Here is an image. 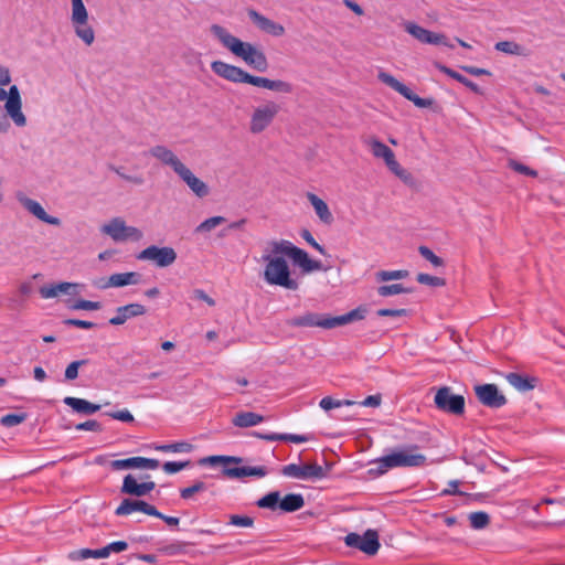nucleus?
Segmentation results:
<instances>
[{"mask_svg": "<svg viewBox=\"0 0 565 565\" xmlns=\"http://www.w3.org/2000/svg\"><path fill=\"white\" fill-rule=\"evenodd\" d=\"M278 239L267 242L258 262L265 264L263 278L270 286L297 290L299 284L291 277L290 268Z\"/></svg>", "mask_w": 565, "mask_h": 565, "instance_id": "nucleus-1", "label": "nucleus"}, {"mask_svg": "<svg viewBox=\"0 0 565 565\" xmlns=\"http://www.w3.org/2000/svg\"><path fill=\"white\" fill-rule=\"evenodd\" d=\"M210 32L223 47L242 58L248 66L258 72H265L268 68V61L265 53L252 43L239 40L220 24H212Z\"/></svg>", "mask_w": 565, "mask_h": 565, "instance_id": "nucleus-2", "label": "nucleus"}, {"mask_svg": "<svg viewBox=\"0 0 565 565\" xmlns=\"http://www.w3.org/2000/svg\"><path fill=\"white\" fill-rule=\"evenodd\" d=\"M360 319H363V313L359 309L337 317L307 311L302 315L289 318L286 323L292 328H321L330 330Z\"/></svg>", "mask_w": 565, "mask_h": 565, "instance_id": "nucleus-3", "label": "nucleus"}, {"mask_svg": "<svg viewBox=\"0 0 565 565\" xmlns=\"http://www.w3.org/2000/svg\"><path fill=\"white\" fill-rule=\"evenodd\" d=\"M11 83V72L8 66L0 65V102H4V110H7L11 120L17 127L26 125V117L22 111V99L17 85H11L9 90L3 87Z\"/></svg>", "mask_w": 565, "mask_h": 565, "instance_id": "nucleus-4", "label": "nucleus"}, {"mask_svg": "<svg viewBox=\"0 0 565 565\" xmlns=\"http://www.w3.org/2000/svg\"><path fill=\"white\" fill-rule=\"evenodd\" d=\"M242 458L232 456H209L200 460V465H209L212 467L222 465V473L228 479H244L246 477L263 478L267 475L265 467H231V463H239Z\"/></svg>", "mask_w": 565, "mask_h": 565, "instance_id": "nucleus-5", "label": "nucleus"}, {"mask_svg": "<svg viewBox=\"0 0 565 565\" xmlns=\"http://www.w3.org/2000/svg\"><path fill=\"white\" fill-rule=\"evenodd\" d=\"M70 23L77 39L86 46L93 45L96 33L83 0H71Z\"/></svg>", "mask_w": 565, "mask_h": 565, "instance_id": "nucleus-6", "label": "nucleus"}, {"mask_svg": "<svg viewBox=\"0 0 565 565\" xmlns=\"http://www.w3.org/2000/svg\"><path fill=\"white\" fill-rule=\"evenodd\" d=\"M280 111V106L274 100H265L253 108L248 129L253 135L265 131Z\"/></svg>", "mask_w": 565, "mask_h": 565, "instance_id": "nucleus-7", "label": "nucleus"}, {"mask_svg": "<svg viewBox=\"0 0 565 565\" xmlns=\"http://www.w3.org/2000/svg\"><path fill=\"white\" fill-rule=\"evenodd\" d=\"M258 508L276 510L279 508L284 512H295L305 505L303 497L299 493H290L280 499L278 491H271L256 502Z\"/></svg>", "mask_w": 565, "mask_h": 565, "instance_id": "nucleus-8", "label": "nucleus"}, {"mask_svg": "<svg viewBox=\"0 0 565 565\" xmlns=\"http://www.w3.org/2000/svg\"><path fill=\"white\" fill-rule=\"evenodd\" d=\"M102 232L109 235L115 242H125L128 239L140 241L143 236L142 232L135 227L126 225L120 217H115L109 223L103 225Z\"/></svg>", "mask_w": 565, "mask_h": 565, "instance_id": "nucleus-9", "label": "nucleus"}, {"mask_svg": "<svg viewBox=\"0 0 565 565\" xmlns=\"http://www.w3.org/2000/svg\"><path fill=\"white\" fill-rule=\"evenodd\" d=\"M278 242L281 246L280 252H284L286 257L292 259L305 273L321 269L319 260L311 259L306 250L295 246L290 241L278 239Z\"/></svg>", "mask_w": 565, "mask_h": 565, "instance_id": "nucleus-10", "label": "nucleus"}, {"mask_svg": "<svg viewBox=\"0 0 565 565\" xmlns=\"http://www.w3.org/2000/svg\"><path fill=\"white\" fill-rule=\"evenodd\" d=\"M438 409L454 415H461L465 412V398L461 395L452 394L450 387L444 386L437 390L434 397Z\"/></svg>", "mask_w": 565, "mask_h": 565, "instance_id": "nucleus-11", "label": "nucleus"}, {"mask_svg": "<svg viewBox=\"0 0 565 565\" xmlns=\"http://www.w3.org/2000/svg\"><path fill=\"white\" fill-rule=\"evenodd\" d=\"M344 543L351 548L359 550L366 555H375L380 548L377 533L367 530L364 534L349 533L344 537Z\"/></svg>", "mask_w": 565, "mask_h": 565, "instance_id": "nucleus-12", "label": "nucleus"}, {"mask_svg": "<svg viewBox=\"0 0 565 565\" xmlns=\"http://www.w3.org/2000/svg\"><path fill=\"white\" fill-rule=\"evenodd\" d=\"M417 446L397 448L391 451L392 467H422L427 462L425 455L417 451Z\"/></svg>", "mask_w": 565, "mask_h": 565, "instance_id": "nucleus-13", "label": "nucleus"}, {"mask_svg": "<svg viewBox=\"0 0 565 565\" xmlns=\"http://www.w3.org/2000/svg\"><path fill=\"white\" fill-rule=\"evenodd\" d=\"M404 30L423 44L444 45L452 49L448 38L443 33L431 32L415 22H404Z\"/></svg>", "mask_w": 565, "mask_h": 565, "instance_id": "nucleus-14", "label": "nucleus"}, {"mask_svg": "<svg viewBox=\"0 0 565 565\" xmlns=\"http://www.w3.org/2000/svg\"><path fill=\"white\" fill-rule=\"evenodd\" d=\"M137 258L139 260L152 262L158 267H169L175 262L177 253L172 247L169 246L159 247L156 245H150L142 249L137 255Z\"/></svg>", "mask_w": 565, "mask_h": 565, "instance_id": "nucleus-15", "label": "nucleus"}, {"mask_svg": "<svg viewBox=\"0 0 565 565\" xmlns=\"http://www.w3.org/2000/svg\"><path fill=\"white\" fill-rule=\"evenodd\" d=\"M281 473L301 480L322 479L327 476V471L317 463H289L282 467Z\"/></svg>", "mask_w": 565, "mask_h": 565, "instance_id": "nucleus-16", "label": "nucleus"}, {"mask_svg": "<svg viewBox=\"0 0 565 565\" xmlns=\"http://www.w3.org/2000/svg\"><path fill=\"white\" fill-rule=\"evenodd\" d=\"M134 512H142L151 516H160V512L154 505L139 499L126 498L115 510V514L117 516H127Z\"/></svg>", "mask_w": 565, "mask_h": 565, "instance_id": "nucleus-17", "label": "nucleus"}, {"mask_svg": "<svg viewBox=\"0 0 565 565\" xmlns=\"http://www.w3.org/2000/svg\"><path fill=\"white\" fill-rule=\"evenodd\" d=\"M478 399L486 406L499 408L507 403L504 395H502L494 384H482L475 387Z\"/></svg>", "mask_w": 565, "mask_h": 565, "instance_id": "nucleus-18", "label": "nucleus"}, {"mask_svg": "<svg viewBox=\"0 0 565 565\" xmlns=\"http://www.w3.org/2000/svg\"><path fill=\"white\" fill-rule=\"evenodd\" d=\"M154 488L156 483L153 481L138 482L137 479L129 473L122 480L120 492L136 498H141L150 493Z\"/></svg>", "mask_w": 565, "mask_h": 565, "instance_id": "nucleus-19", "label": "nucleus"}, {"mask_svg": "<svg viewBox=\"0 0 565 565\" xmlns=\"http://www.w3.org/2000/svg\"><path fill=\"white\" fill-rule=\"evenodd\" d=\"M17 199L23 205V207H25L36 218L50 225H61V220L58 217L49 215L38 201L25 196L22 192L17 193Z\"/></svg>", "mask_w": 565, "mask_h": 565, "instance_id": "nucleus-20", "label": "nucleus"}, {"mask_svg": "<svg viewBox=\"0 0 565 565\" xmlns=\"http://www.w3.org/2000/svg\"><path fill=\"white\" fill-rule=\"evenodd\" d=\"M149 153L162 164L170 167L175 174L185 167L178 156L166 146L157 145L149 150Z\"/></svg>", "mask_w": 565, "mask_h": 565, "instance_id": "nucleus-21", "label": "nucleus"}, {"mask_svg": "<svg viewBox=\"0 0 565 565\" xmlns=\"http://www.w3.org/2000/svg\"><path fill=\"white\" fill-rule=\"evenodd\" d=\"M248 17L260 31L267 34L276 38L282 36L285 34V28L282 24L270 20L254 9L248 10Z\"/></svg>", "mask_w": 565, "mask_h": 565, "instance_id": "nucleus-22", "label": "nucleus"}, {"mask_svg": "<svg viewBox=\"0 0 565 565\" xmlns=\"http://www.w3.org/2000/svg\"><path fill=\"white\" fill-rule=\"evenodd\" d=\"M147 309L143 305L134 302L116 308L115 316L109 319L111 326H121L129 319L143 316Z\"/></svg>", "mask_w": 565, "mask_h": 565, "instance_id": "nucleus-23", "label": "nucleus"}, {"mask_svg": "<svg viewBox=\"0 0 565 565\" xmlns=\"http://www.w3.org/2000/svg\"><path fill=\"white\" fill-rule=\"evenodd\" d=\"M211 70L217 76L232 83H243L245 75V71L241 67L225 63L223 61H213L211 63Z\"/></svg>", "mask_w": 565, "mask_h": 565, "instance_id": "nucleus-24", "label": "nucleus"}, {"mask_svg": "<svg viewBox=\"0 0 565 565\" xmlns=\"http://www.w3.org/2000/svg\"><path fill=\"white\" fill-rule=\"evenodd\" d=\"M198 198L202 199L209 195V185L198 178L186 166L177 174Z\"/></svg>", "mask_w": 565, "mask_h": 565, "instance_id": "nucleus-25", "label": "nucleus"}, {"mask_svg": "<svg viewBox=\"0 0 565 565\" xmlns=\"http://www.w3.org/2000/svg\"><path fill=\"white\" fill-rule=\"evenodd\" d=\"M77 286H78L77 284L63 281V282H58V284H51V285L42 286L39 289V292L43 299H51V298H55V297L60 296L61 294L74 295V294H76Z\"/></svg>", "mask_w": 565, "mask_h": 565, "instance_id": "nucleus-26", "label": "nucleus"}, {"mask_svg": "<svg viewBox=\"0 0 565 565\" xmlns=\"http://www.w3.org/2000/svg\"><path fill=\"white\" fill-rule=\"evenodd\" d=\"M140 274L136 271L116 273L109 276L107 282L100 285V288H119L129 285H137L140 281Z\"/></svg>", "mask_w": 565, "mask_h": 565, "instance_id": "nucleus-27", "label": "nucleus"}, {"mask_svg": "<svg viewBox=\"0 0 565 565\" xmlns=\"http://www.w3.org/2000/svg\"><path fill=\"white\" fill-rule=\"evenodd\" d=\"M306 198L312 205L319 220L323 224L330 225L333 222V215H332L328 204L321 198H319L317 194H315L312 192H308L306 194Z\"/></svg>", "mask_w": 565, "mask_h": 565, "instance_id": "nucleus-28", "label": "nucleus"}, {"mask_svg": "<svg viewBox=\"0 0 565 565\" xmlns=\"http://www.w3.org/2000/svg\"><path fill=\"white\" fill-rule=\"evenodd\" d=\"M391 87L397 90L406 99L413 102L419 108H427L433 105V100L417 96L409 87L391 77Z\"/></svg>", "mask_w": 565, "mask_h": 565, "instance_id": "nucleus-29", "label": "nucleus"}, {"mask_svg": "<svg viewBox=\"0 0 565 565\" xmlns=\"http://www.w3.org/2000/svg\"><path fill=\"white\" fill-rule=\"evenodd\" d=\"M63 402L74 412L79 414L92 415L100 409V405L90 403L83 398L67 396Z\"/></svg>", "mask_w": 565, "mask_h": 565, "instance_id": "nucleus-30", "label": "nucleus"}, {"mask_svg": "<svg viewBox=\"0 0 565 565\" xmlns=\"http://www.w3.org/2000/svg\"><path fill=\"white\" fill-rule=\"evenodd\" d=\"M265 420V417L254 412L237 413L232 423L236 427L247 428L256 426Z\"/></svg>", "mask_w": 565, "mask_h": 565, "instance_id": "nucleus-31", "label": "nucleus"}, {"mask_svg": "<svg viewBox=\"0 0 565 565\" xmlns=\"http://www.w3.org/2000/svg\"><path fill=\"white\" fill-rule=\"evenodd\" d=\"M257 437L268 440V441H291L295 444H301L309 440V438L305 435H295V434H256Z\"/></svg>", "mask_w": 565, "mask_h": 565, "instance_id": "nucleus-32", "label": "nucleus"}, {"mask_svg": "<svg viewBox=\"0 0 565 565\" xmlns=\"http://www.w3.org/2000/svg\"><path fill=\"white\" fill-rule=\"evenodd\" d=\"M495 50L509 55H525V49L523 45L513 41H500L494 45Z\"/></svg>", "mask_w": 565, "mask_h": 565, "instance_id": "nucleus-33", "label": "nucleus"}, {"mask_svg": "<svg viewBox=\"0 0 565 565\" xmlns=\"http://www.w3.org/2000/svg\"><path fill=\"white\" fill-rule=\"evenodd\" d=\"M391 172H393L402 182L408 186L415 185V178L405 168H403L397 161L391 157Z\"/></svg>", "mask_w": 565, "mask_h": 565, "instance_id": "nucleus-34", "label": "nucleus"}, {"mask_svg": "<svg viewBox=\"0 0 565 565\" xmlns=\"http://www.w3.org/2000/svg\"><path fill=\"white\" fill-rule=\"evenodd\" d=\"M110 467L113 470L141 469V457L116 459L110 462Z\"/></svg>", "mask_w": 565, "mask_h": 565, "instance_id": "nucleus-35", "label": "nucleus"}, {"mask_svg": "<svg viewBox=\"0 0 565 565\" xmlns=\"http://www.w3.org/2000/svg\"><path fill=\"white\" fill-rule=\"evenodd\" d=\"M440 70H441V72H444L445 74H447L451 78L456 79L457 82H459L462 85H465L466 87H468L470 90H472L475 93H478V94L480 93V87L477 84H475L473 82H471L467 77L462 76L458 72H456V71H454V70H451V68H449L447 66H440Z\"/></svg>", "mask_w": 565, "mask_h": 565, "instance_id": "nucleus-36", "label": "nucleus"}, {"mask_svg": "<svg viewBox=\"0 0 565 565\" xmlns=\"http://www.w3.org/2000/svg\"><path fill=\"white\" fill-rule=\"evenodd\" d=\"M507 380L513 387L521 392H525L534 387V385L529 381V379L523 377L518 373L508 374Z\"/></svg>", "mask_w": 565, "mask_h": 565, "instance_id": "nucleus-37", "label": "nucleus"}, {"mask_svg": "<svg viewBox=\"0 0 565 565\" xmlns=\"http://www.w3.org/2000/svg\"><path fill=\"white\" fill-rule=\"evenodd\" d=\"M225 221L226 218L224 216H212L206 218L195 227V233H209L223 224Z\"/></svg>", "mask_w": 565, "mask_h": 565, "instance_id": "nucleus-38", "label": "nucleus"}, {"mask_svg": "<svg viewBox=\"0 0 565 565\" xmlns=\"http://www.w3.org/2000/svg\"><path fill=\"white\" fill-rule=\"evenodd\" d=\"M154 449L162 452H190L192 450V445L186 441H180L168 445H158Z\"/></svg>", "mask_w": 565, "mask_h": 565, "instance_id": "nucleus-39", "label": "nucleus"}, {"mask_svg": "<svg viewBox=\"0 0 565 565\" xmlns=\"http://www.w3.org/2000/svg\"><path fill=\"white\" fill-rule=\"evenodd\" d=\"M354 402L352 401H349V399H334L332 398L331 396H326L323 398H321L320 403H319V406L328 412V411H331L333 408H339V407H342V406H350V405H353Z\"/></svg>", "mask_w": 565, "mask_h": 565, "instance_id": "nucleus-40", "label": "nucleus"}, {"mask_svg": "<svg viewBox=\"0 0 565 565\" xmlns=\"http://www.w3.org/2000/svg\"><path fill=\"white\" fill-rule=\"evenodd\" d=\"M470 524L476 530L484 529L489 524V515L486 512H473L469 515Z\"/></svg>", "mask_w": 565, "mask_h": 565, "instance_id": "nucleus-41", "label": "nucleus"}, {"mask_svg": "<svg viewBox=\"0 0 565 565\" xmlns=\"http://www.w3.org/2000/svg\"><path fill=\"white\" fill-rule=\"evenodd\" d=\"M370 149L374 157L382 158L388 164V147L377 140L370 141Z\"/></svg>", "mask_w": 565, "mask_h": 565, "instance_id": "nucleus-42", "label": "nucleus"}, {"mask_svg": "<svg viewBox=\"0 0 565 565\" xmlns=\"http://www.w3.org/2000/svg\"><path fill=\"white\" fill-rule=\"evenodd\" d=\"M273 92L284 93V94H290L292 92V85L288 82L281 81V79H269L267 88Z\"/></svg>", "mask_w": 565, "mask_h": 565, "instance_id": "nucleus-43", "label": "nucleus"}, {"mask_svg": "<svg viewBox=\"0 0 565 565\" xmlns=\"http://www.w3.org/2000/svg\"><path fill=\"white\" fill-rule=\"evenodd\" d=\"M206 490V484L202 481H196L190 487L182 488L180 490V497L184 500H190L192 497L198 493Z\"/></svg>", "mask_w": 565, "mask_h": 565, "instance_id": "nucleus-44", "label": "nucleus"}, {"mask_svg": "<svg viewBox=\"0 0 565 565\" xmlns=\"http://www.w3.org/2000/svg\"><path fill=\"white\" fill-rule=\"evenodd\" d=\"M227 524L238 527H252L254 519L248 515L231 514Z\"/></svg>", "mask_w": 565, "mask_h": 565, "instance_id": "nucleus-45", "label": "nucleus"}, {"mask_svg": "<svg viewBox=\"0 0 565 565\" xmlns=\"http://www.w3.org/2000/svg\"><path fill=\"white\" fill-rule=\"evenodd\" d=\"M25 418V414H7L1 417L0 423L4 427H14L22 424Z\"/></svg>", "mask_w": 565, "mask_h": 565, "instance_id": "nucleus-46", "label": "nucleus"}, {"mask_svg": "<svg viewBox=\"0 0 565 565\" xmlns=\"http://www.w3.org/2000/svg\"><path fill=\"white\" fill-rule=\"evenodd\" d=\"M417 281L423 285L431 286V287H441L445 285V280L440 277L431 276L428 274H418Z\"/></svg>", "mask_w": 565, "mask_h": 565, "instance_id": "nucleus-47", "label": "nucleus"}, {"mask_svg": "<svg viewBox=\"0 0 565 565\" xmlns=\"http://www.w3.org/2000/svg\"><path fill=\"white\" fill-rule=\"evenodd\" d=\"M87 363V360H78V361H73L72 363H70L65 370V379L67 381H73L75 379H77L78 376V369L82 366V365H85Z\"/></svg>", "mask_w": 565, "mask_h": 565, "instance_id": "nucleus-48", "label": "nucleus"}, {"mask_svg": "<svg viewBox=\"0 0 565 565\" xmlns=\"http://www.w3.org/2000/svg\"><path fill=\"white\" fill-rule=\"evenodd\" d=\"M71 308L74 310H99L102 308V303L99 301L79 299L75 301Z\"/></svg>", "mask_w": 565, "mask_h": 565, "instance_id": "nucleus-49", "label": "nucleus"}, {"mask_svg": "<svg viewBox=\"0 0 565 565\" xmlns=\"http://www.w3.org/2000/svg\"><path fill=\"white\" fill-rule=\"evenodd\" d=\"M95 553H96V550L81 548V550L71 552L68 557L72 561H85V559H88L92 557L96 558Z\"/></svg>", "mask_w": 565, "mask_h": 565, "instance_id": "nucleus-50", "label": "nucleus"}, {"mask_svg": "<svg viewBox=\"0 0 565 565\" xmlns=\"http://www.w3.org/2000/svg\"><path fill=\"white\" fill-rule=\"evenodd\" d=\"M419 253L420 255L427 259L428 262H430L435 267H440L444 265V262L440 257H438L431 249H429L428 247L426 246H420L419 247Z\"/></svg>", "mask_w": 565, "mask_h": 565, "instance_id": "nucleus-51", "label": "nucleus"}, {"mask_svg": "<svg viewBox=\"0 0 565 565\" xmlns=\"http://www.w3.org/2000/svg\"><path fill=\"white\" fill-rule=\"evenodd\" d=\"M106 415L113 419L120 420L124 423H132L135 420L134 415L127 408L116 412H108L106 413Z\"/></svg>", "mask_w": 565, "mask_h": 565, "instance_id": "nucleus-52", "label": "nucleus"}, {"mask_svg": "<svg viewBox=\"0 0 565 565\" xmlns=\"http://www.w3.org/2000/svg\"><path fill=\"white\" fill-rule=\"evenodd\" d=\"M189 466V461H167L163 463L162 469L166 473H177Z\"/></svg>", "mask_w": 565, "mask_h": 565, "instance_id": "nucleus-53", "label": "nucleus"}, {"mask_svg": "<svg viewBox=\"0 0 565 565\" xmlns=\"http://www.w3.org/2000/svg\"><path fill=\"white\" fill-rule=\"evenodd\" d=\"M243 83L250 84L256 87L267 88L268 78L267 77H260V76H254L245 72Z\"/></svg>", "mask_w": 565, "mask_h": 565, "instance_id": "nucleus-54", "label": "nucleus"}, {"mask_svg": "<svg viewBox=\"0 0 565 565\" xmlns=\"http://www.w3.org/2000/svg\"><path fill=\"white\" fill-rule=\"evenodd\" d=\"M75 429L76 430H87V431H102L103 430V427L102 425L95 420V419H89V420H86L84 423H79L75 426Z\"/></svg>", "mask_w": 565, "mask_h": 565, "instance_id": "nucleus-55", "label": "nucleus"}, {"mask_svg": "<svg viewBox=\"0 0 565 565\" xmlns=\"http://www.w3.org/2000/svg\"><path fill=\"white\" fill-rule=\"evenodd\" d=\"M301 237L310 245L312 246L316 250H318L321 255H324L326 254V249L322 245H320L316 239L315 237L312 236V234L308 231V230H303L301 232Z\"/></svg>", "mask_w": 565, "mask_h": 565, "instance_id": "nucleus-56", "label": "nucleus"}, {"mask_svg": "<svg viewBox=\"0 0 565 565\" xmlns=\"http://www.w3.org/2000/svg\"><path fill=\"white\" fill-rule=\"evenodd\" d=\"M509 166L511 169H513L514 171L519 172V173H522V174H525V175H529V177H536L537 173L535 170L518 162V161H510L509 162Z\"/></svg>", "mask_w": 565, "mask_h": 565, "instance_id": "nucleus-57", "label": "nucleus"}, {"mask_svg": "<svg viewBox=\"0 0 565 565\" xmlns=\"http://www.w3.org/2000/svg\"><path fill=\"white\" fill-rule=\"evenodd\" d=\"M64 323L66 326H72V327H76V328H81V329H93L95 328V323L92 322V321H86V320H79V319H67L64 321Z\"/></svg>", "mask_w": 565, "mask_h": 565, "instance_id": "nucleus-58", "label": "nucleus"}, {"mask_svg": "<svg viewBox=\"0 0 565 565\" xmlns=\"http://www.w3.org/2000/svg\"><path fill=\"white\" fill-rule=\"evenodd\" d=\"M193 298L198 299V300H201V301H204L210 307H214L215 306V300L213 298H211L203 289H194L193 290Z\"/></svg>", "mask_w": 565, "mask_h": 565, "instance_id": "nucleus-59", "label": "nucleus"}, {"mask_svg": "<svg viewBox=\"0 0 565 565\" xmlns=\"http://www.w3.org/2000/svg\"><path fill=\"white\" fill-rule=\"evenodd\" d=\"M109 553H120L128 548V544L125 541H116L107 545Z\"/></svg>", "mask_w": 565, "mask_h": 565, "instance_id": "nucleus-60", "label": "nucleus"}, {"mask_svg": "<svg viewBox=\"0 0 565 565\" xmlns=\"http://www.w3.org/2000/svg\"><path fill=\"white\" fill-rule=\"evenodd\" d=\"M159 460L141 457V469L154 470L159 467Z\"/></svg>", "mask_w": 565, "mask_h": 565, "instance_id": "nucleus-61", "label": "nucleus"}, {"mask_svg": "<svg viewBox=\"0 0 565 565\" xmlns=\"http://www.w3.org/2000/svg\"><path fill=\"white\" fill-rule=\"evenodd\" d=\"M8 113H3L0 110V132H7L10 128V122L8 120Z\"/></svg>", "mask_w": 565, "mask_h": 565, "instance_id": "nucleus-62", "label": "nucleus"}, {"mask_svg": "<svg viewBox=\"0 0 565 565\" xmlns=\"http://www.w3.org/2000/svg\"><path fill=\"white\" fill-rule=\"evenodd\" d=\"M380 396L377 395H370L367 396L363 402H361V405L367 406V407H374L380 405Z\"/></svg>", "mask_w": 565, "mask_h": 565, "instance_id": "nucleus-63", "label": "nucleus"}, {"mask_svg": "<svg viewBox=\"0 0 565 565\" xmlns=\"http://www.w3.org/2000/svg\"><path fill=\"white\" fill-rule=\"evenodd\" d=\"M463 71L475 76L489 75V72L487 70L475 66H465Z\"/></svg>", "mask_w": 565, "mask_h": 565, "instance_id": "nucleus-64", "label": "nucleus"}]
</instances>
